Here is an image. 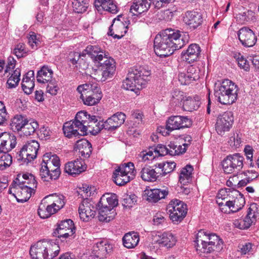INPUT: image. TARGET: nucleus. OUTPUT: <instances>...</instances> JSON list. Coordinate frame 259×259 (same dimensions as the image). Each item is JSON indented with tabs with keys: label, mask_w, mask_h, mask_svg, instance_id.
<instances>
[{
	"label": "nucleus",
	"mask_w": 259,
	"mask_h": 259,
	"mask_svg": "<svg viewBox=\"0 0 259 259\" xmlns=\"http://www.w3.org/2000/svg\"><path fill=\"white\" fill-rule=\"evenodd\" d=\"M98 207H99L98 219L100 222H105L107 223L114 219L116 215V212L115 209L106 206Z\"/></svg>",
	"instance_id": "32"
},
{
	"label": "nucleus",
	"mask_w": 259,
	"mask_h": 259,
	"mask_svg": "<svg viewBox=\"0 0 259 259\" xmlns=\"http://www.w3.org/2000/svg\"><path fill=\"white\" fill-rule=\"evenodd\" d=\"M119 166V169L122 172L125 173L126 176H130V180L131 181L135 178L136 171L133 163L131 162L124 163L120 164Z\"/></svg>",
	"instance_id": "50"
},
{
	"label": "nucleus",
	"mask_w": 259,
	"mask_h": 259,
	"mask_svg": "<svg viewBox=\"0 0 259 259\" xmlns=\"http://www.w3.org/2000/svg\"><path fill=\"white\" fill-rule=\"evenodd\" d=\"M187 97L184 92L177 90L173 93L172 101L176 105H182Z\"/></svg>",
	"instance_id": "55"
},
{
	"label": "nucleus",
	"mask_w": 259,
	"mask_h": 259,
	"mask_svg": "<svg viewBox=\"0 0 259 259\" xmlns=\"http://www.w3.org/2000/svg\"><path fill=\"white\" fill-rule=\"evenodd\" d=\"M210 241L208 250L211 252L215 251L219 252L223 247V242L222 240L215 234H210Z\"/></svg>",
	"instance_id": "44"
},
{
	"label": "nucleus",
	"mask_w": 259,
	"mask_h": 259,
	"mask_svg": "<svg viewBox=\"0 0 259 259\" xmlns=\"http://www.w3.org/2000/svg\"><path fill=\"white\" fill-rule=\"evenodd\" d=\"M150 71L143 67L132 68L122 82V88L131 91L145 88L150 80Z\"/></svg>",
	"instance_id": "3"
},
{
	"label": "nucleus",
	"mask_w": 259,
	"mask_h": 259,
	"mask_svg": "<svg viewBox=\"0 0 259 259\" xmlns=\"http://www.w3.org/2000/svg\"><path fill=\"white\" fill-rule=\"evenodd\" d=\"M103 62L99 63L100 71L102 75L101 80L105 81L108 78H112L116 71V63L115 60L111 57L107 56L104 58Z\"/></svg>",
	"instance_id": "15"
},
{
	"label": "nucleus",
	"mask_w": 259,
	"mask_h": 259,
	"mask_svg": "<svg viewBox=\"0 0 259 259\" xmlns=\"http://www.w3.org/2000/svg\"><path fill=\"white\" fill-rule=\"evenodd\" d=\"M84 170V167L78 159L68 162L65 166V172L72 176L78 175Z\"/></svg>",
	"instance_id": "34"
},
{
	"label": "nucleus",
	"mask_w": 259,
	"mask_h": 259,
	"mask_svg": "<svg viewBox=\"0 0 259 259\" xmlns=\"http://www.w3.org/2000/svg\"><path fill=\"white\" fill-rule=\"evenodd\" d=\"M16 184L24 187H31V189L34 190L36 188L37 183L34 176L30 174H19L17 178L13 181V185Z\"/></svg>",
	"instance_id": "24"
},
{
	"label": "nucleus",
	"mask_w": 259,
	"mask_h": 259,
	"mask_svg": "<svg viewBox=\"0 0 259 259\" xmlns=\"http://www.w3.org/2000/svg\"><path fill=\"white\" fill-rule=\"evenodd\" d=\"M60 159L56 155L47 153L44 155L39 175L44 181L57 179L61 174Z\"/></svg>",
	"instance_id": "4"
},
{
	"label": "nucleus",
	"mask_w": 259,
	"mask_h": 259,
	"mask_svg": "<svg viewBox=\"0 0 259 259\" xmlns=\"http://www.w3.org/2000/svg\"><path fill=\"white\" fill-rule=\"evenodd\" d=\"M38 127V124L37 121L33 120H27L24 124L21 132V134L29 136L33 135Z\"/></svg>",
	"instance_id": "42"
},
{
	"label": "nucleus",
	"mask_w": 259,
	"mask_h": 259,
	"mask_svg": "<svg viewBox=\"0 0 259 259\" xmlns=\"http://www.w3.org/2000/svg\"><path fill=\"white\" fill-rule=\"evenodd\" d=\"M39 148V144L36 141H28L19 151L18 160L21 161L22 163L28 164L36 157Z\"/></svg>",
	"instance_id": "8"
},
{
	"label": "nucleus",
	"mask_w": 259,
	"mask_h": 259,
	"mask_svg": "<svg viewBox=\"0 0 259 259\" xmlns=\"http://www.w3.org/2000/svg\"><path fill=\"white\" fill-rule=\"evenodd\" d=\"M160 172L156 167V164L153 166H146L142 168L140 174L141 177L144 181L154 182L160 176Z\"/></svg>",
	"instance_id": "26"
},
{
	"label": "nucleus",
	"mask_w": 259,
	"mask_h": 259,
	"mask_svg": "<svg viewBox=\"0 0 259 259\" xmlns=\"http://www.w3.org/2000/svg\"><path fill=\"white\" fill-rule=\"evenodd\" d=\"M91 187L87 184H82L81 187H79L77 192L78 195L84 199H88V197L91 195Z\"/></svg>",
	"instance_id": "59"
},
{
	"label": "nucleus",
	"mask_w": 259,
	"mask_h": 259,
	"mask_svg": "<svg viewBox=\"0 0 259 259\" xmlns=\"http://www.w3.org/2000/svg\"><path fill=\"white\" fill-rule=\"evenodd\" d=\"M75 231L76 228L73 222L71 219H66L58 224L53 234L54 236L66 239L73 236Z\"/></svg>",
	"instance_id": "11"
},
{
	"label": "nucleus",
	"mask_w": 259,
	"mask_h": 259,
	"mask_svg": "<svg viewBox=\"0 0 259 259\" xmlns=\"http://www.w3.org/2000/svg\"><path fill=\"white\" fill-rule=\"evenodd\" d=\"M27 51L23 43L18 44L13 50V54H15L18 58L24 57L27 55Z\"/></svg>",
	"instance_id": "58"
},
{
	"label": "nucleus",
	"mask_w": 259,
	"mask_h": 259,
	"mask_svg": "<svg viewBox=\"0 0 259 259\" xmlns=\"http://www.w3.org/2000/svg\"><path fill=\"white\" fill-rule=\"evenodd\" d=\"M96 210L94 203L91 200L89 199H84L78 207L80 219L84 222H88L94 218Z\"/></svg>",
	"instance_id": "16"
},
{
	"label": "nucleus",
	"mask_w": 259,
	"mask_h": 259,
	"mask_svg": "<svg viewBox=\"0 0 259 259\" xmlns=\"http://www.w3.org/2000/svg\"><path fill=\"white\" fill-rule=\"evenodd\" d=\"M160 240V245L167 248L171 247L175 245L177 241L175 237L171 233L168 232L162 234V237Z\"/></svg>",
	"instance_id": "49"
},
{
	"label": "nucleus",
	"mask_w": 259,
	"mask_h": 259,
	"mask_svg": "<svg viewBox=\"0 0 259 259\" xmlns=\"http://www.w3.org/2000/svg\"><path fill=\"white\" fill-rule=\"evenodd\" d=\"M29 252L32 259H47L45 241H38L31 247Z\"/></svg>",
	"instance_id": "28"
},
{
	"label": "nucleus",
	"mask_w": 259,
	"mask_h": 259,
	"mask_svg": "<svg viewBox=\"0 0 259 259\" xmlns=\"http://www.w3.org/2000/svg\"><path fill=\"white\" fill-rule=\"evenodd\" d=\"M210 234L207 233L203 230L199 231L196 235V239L194 241L197 250L206 253L211 252V250L206 249L210 246Z\"/></svg>",
	"instance_id": "21"
},
{
	"label": "nucleus",
	"mask_w": 259,
	"mask_h": 259,
	"mask_svg": "<svg viewBox=\"0 0 259 259\" xmlns=\"http://www.w3.org/2000/svg\"><path fill=\"white\" fill-rule=\"evenodd\" d=\"M238 38L245 47H252L257 41V37L253 31L247 27H243L237 32Z\"/></svg>",
	"instance_id": "18"
},
{
	"label": "nucleus",
	"mask_w": 259,
	"mask_h": 259,
	"mask_svg": "<svg viewBox=\"0 0 259 259\" xmlns=\"http://www.w3.org/2000/svg\"><path fill=\"white\" fill-rule=\"evenodd\" d=\"M244 159V157L239 153L227 156L222 162L224 172L226 174H238L243 168Z\"/></svg>",
	"instance_id": "9"
},
{
	"label": "nucleus",
	"mask_w": 259,
	"mask_h": 259,
	"mask_svg": "<svg viewBox=\"0 0 259 259\" xmlns=\"http://www.w3.org/2000/svg\"><path fill=\"white\" fill-rule=\"evenodd\" d=\"M11 73H8V78L7 81V88L9 89H13L16 88L20 80L21 69L19 68H16L15 70L10 71Z\"/></svg>",
	"instance_id": "39"
},
{
	"label": "nucleus",
	"mask_w": 259,
	"mask_h": 259,
	"mask_svg": "<svg viewBox=\"0 0 259 259\" xmlns=\"http://www.w3.org/2000/svg\"><path fill=\"white\" fill-rule=\"evenodd\" d=\"M200 52L199 46L196 44H192L189 46L186 51L182 52L181 57L183 61L191 63L198 60Z\"/></svg>",
	"instance_id": "23"
},
{
	"label": "nucleus",
	"mask_w": 259,
	"mask_h": 259,
	"mask_svg": "<svg viewBox=\"0 0 259 259\" xmlns=\"http://www.w3.org/2000/svg\"><path fill=\"white\" fill-rule=\"evenodd\" d=\"M238 87L232 81L226 79L218 85L215 86L214 96L222 104L230 105L237 98Z\"/></svg>",
	"instance_id": "5"
},
{
	"label": "nucleus",
	"mask_w": 259,
	"mask_h": 259,
	"mask_svg": "<svg viewBox=\"0 0 259 259\" xmlns=\"http://www.w3.org/2000/svg\"><path fill=\"white\" fill-rule=\"evenodd\" d=\"M226 193L225 190H221L217 195V203L218 204L220 207L221 211L223 212H229L230 204H231L230 200H226L225 197H223L224 194Z\"/></svg>",
	"instance_id": "45"
},
{
	"label": "nucleus",
	"mask_w": 259,
	"mask_h": 259,
	"mask_svg": "<svg viewBox=\"0 0 259 259\" xmlns=\"http://www.w3.org/2000/svg\"><path fill=\"white\" fill-rule=\"evenodd\" d=\"M188 34L182 37L180 31L168 28L165 29L155 37L154 52L160 57H165L173 54L175 50L181 49L188 42Z\"/></svg>",
	"instance_id": "1"
},
{
	"label": "nucleus",
	"mask_w": 259,
	"mask_h": 259,
	"mask_svg": "<svg viewBox=\"0 0 259 259\" xmlns=\"http://www.w3.org/2000/svg\"><path fill=\"white\" fill-rule=\"evenodd\" d=\"M47 83V92L50 93L52 95H57L59 88L56 80L55 79H53Z\"/></svg>",
	"instance_id": "60"
},
{
	"label": "nucleus",
	"mask_w": 259,
	"mask_h": 259,
	"mask_svg": "<svg viewBox=\"0 0 259 259\" xmlns=\"http://www.w3.org/2000/svg\"><path fill=\"white\" fill-rule=\"evenodd\" d=\"M48 199L52 206L57 211L63 208L65 204L64 201V196L63 195H58L56 194H52L45 197Z\"/></svg>",
	"instance_id": "43"
},
{
	"label": "nucleus",
	"mask_w": 259,
	"mask_h": 259,
	"mask_svg": "<svg viewBox=\"0 0 259 259\" xmlns=\"http://www.w3.org/2000/svg\"><path fill=\"white\" fill-rule=\"evenodd\" d=\"M53 71L48 66H44L37 71L36 80L41 83H46L53 79Z\"/></svg>",
	"instance_id": "33"
},
{
	"label": "nucleus",
	"mask_w": 259,
	"mask_h": 259,
	"mask_svg": "<svg viewBox=\"0 0 259 259\" xmlns=\"http://www.w3.org/2000/svg\"><path fill=\"white\" fill-rule=\"evenodd\" d=\"M56 212V209L46 197L41 200L37 211L38 214L42 219L48 218Z\"/></svg>",
	"instance_id": "29"
},
{
	"label": "nucleus",
	"mask_w": 259,
	"mask_h": 259,
	"mask_svg": "<svg viewBox=\"0 0 259 259\" xmlns=\"http://www.w3.org/2000/svg\"><path fill=\"white\" fill-rule=\"evenodd\" d=\"M72 5L73 11L77 13L85 12L88 7L87 0H72Z\"/></svg>",
	"instance_id": "52"
},
{
	"label": "nucleus",
	"mask_w": 259,
	"mask_h": 259,
	"mask_svg": "<svg viewBox=\"0 0 259 259\" xmlns=\"http://www.w3.org/2000/svg\"><path fill=\"white\" fill-rule=\"evenodd\" d=\"M154 152V148L151 147L150 149L148 150V151H142L139 155L140 157L142 158V159L145 161L148 160L152 159L155 156H156V154L154 156L153 155Z\"/></svg>",
	"instance_id": "63"
},
{
	"label": "nucleus",
	"mask_w": 259,
	"mask_h": 259,
	"mask_svg": "<svg viewBox=\"0 0 259 259\" xmlns=\"http://www.w3.org/2000/svg\"><path fill=\"white\" fill-rule=\"evenodd\" d=\"M156 166L160 172V176H164L174 170L176 166V164L174 162L166 161L156 163Z\"/></svg>",
	"instance_id": "46"
},
{
	"label": "nucleus",
	"mask_w": 259,
	"mask_h": 259,
	"mask_svg": "<svg viewBox=\"0 0 259 259\" xmlns=\"http://www.w3.org/2000/svg\"><path fill=\"white\" fill-rule=\"evenodd\" d=\"M112 245L107 241L97 242L93 248L91 257L93 259H104L112 250Z\"/></svg>",
	"instance_id": "17"
},
{
	"label": "nucleus",
	"mask_w": 259,
	"mask_h": 259,
	"mask_svg": "<svg viewBox=\"0 0 259 259\" xmlns=\"http://www.w3.org/2000/svg\"><path fill=\"white\" fill-rule=\"evenodd\" d=\"M45 247L47 259H53L60 252L59 246L53 241H45Z\"/></svg>",
	"instance_id": "41"
},
{
	"label": "nucleus",
	"mask_w": 259,
	"mask_h": 259,
	"mask_svg": "<svg viewBox=\"0 0 259 259\" xmlns=\"http://www.w3.org/2000/svg\"><path fill=\"white\" fill-rule=\"evenodd\" d=\"M88 54L94 62L101 63L104 58H107L108 53L102 50L98 46L89 45L84 50L81 54L78 55V57L84 56Z\"/></svg>",
	"instance_id": "19"
},
{
	"label": "nucleus",
	"mask_w": 259,
	"mask_h": 259,
	"mask_svg": "<svg viewBox=\"0 0 259 259\" xmlns=\"http://www.w3.org/2000/svg\"><path fill=\"white\" fill-rule=\"evenodd\" d=\"M183 22L192 30L200 26L203 22L201 14L194 11H187L183 17Z\"/></svg>",
	"instance_id": "22"
},
{
	"label": "nucleus",
	"mask_w": 259,
	"mask_h": 259,
	"mask_svg": "<svg viewBox=\"0 0 259 259\" xmlns=\"http://www.w3.org/2000/svg\"><path fill=\"white\" fill-rule=\"evenodd\" d=\"M187 73L194 81L198 80L199 77L200 70L198 67L195 65H190L187 68Z\"/></svg>",
	"instance_id": "57"
},
{
	"label": "nucleus",
	"mask_w": 259,
	"mask_h": 259,
	"mask_svg": "<svg viewBox=\"0 0 259 259\" xmlns=\"http://www.w3.org/2000/svg\"><path fill=\"white\" fill-rule=\"evenodd\" d=\"M168 151L167 146L162 144H159L154 148V152H155V154H157L159 156H164L168 154Z\"/></svg>",
	"instance_id": "64"
},
{
	"label": "nucleus",
	"mask_w": 259,
	"mask_h": 259,
	"mask_svg": "<svg viewBox=\"0 0 259 259\" xmlns=\"http://www.w3.org/2000/svg\"><path fill=\"white\" fill-rule=\"evenodd\" d=\"M200 104V99L198 96H196L193 98L187 97L183 102L182 107L184 110L192 112L197 110L199 108Z\"/></svg>",
	"instance_id": "38"
},
{
	"label": "nucleus",
	"mask_w": 259,
	"mask_h": 259,
	"mask_svg": "<svg viewBox=\"0 0 259 259\" xmlns=\"http://www.w3.org/2000/svg\"><path fill=\"white\" fill-rule=\"evenodd\" d=\"M121 17V16L119 15L116 18L114 19L112 25L109 28L108 35H110L114 38H121L127 31V25H126L127 22L125 21V23H124L121 21L120 19Z\"/></svg>",
	"instance_id": "14"
},
{
	"label": "nucleus",
	"mask_w": 259,
	"mask_h": 259,
	"mask_svg": "<svg viewBox=\"0 0 259 259\" xmlns=\"http://www.w3.org/2000/svg\"><path fill=\"white\" fill-rule=\"evenodd\" d=\"M147 200L150 202H156L164 198L168 194V191L165 189H154L148 191Z\"/></svg>",
	"instance_id": "36"
},
{
	"label": "nucleus",
	"mask_w": 259,
	"mask_h": 259,
	"mask_svg": "<svg viewBox=\"0 0 259 259\" xmlns=\"http://www.w3.org/2000/svg\"><path fill=\"white\" fill-rule=\"evenodd\" d=\"M77 91L85 105L93 106L99 102L102 98L100 88L97 84L85 83L79 85Z\"/></svg>",
	"instance_id": "6"
},
{
	"label": "nucleus",
	"mask_w": 259,
	"mask_h": 259,
	"mask_svg": "<svg viewBox=\"0 0 259 259\" xmlns=\"http://www.w3.org/2000/svg\"><path fill=\"white\" fill-rule=\"evenodd\" d=\"M152 2V0H136L131 7L130 12L134 15H138L147 12Z\"/></svg>",
	"instance_id": "30"
},
{
	"label": "nucleus",
	"mask_w": 259,
	"mask_h": 259,
	"mask_svg": "<svg viewBox=\"0 0 259 259\" xmlns=\"http://www.w3.org/2000/svg\"><path fill=\"white\" fill-rule=\"evenodd\" d=\"M74 149L78 150L81 155L84 158H89L92 152V144L87 140L82 139L77 141Z\"/></svg>",
	"instance_id": "31"
},
{
	"label": "nucleus",
	"mask_w": 259,
	"mask_h": 259,
	"mask_svg": "<svg viewBox=\"0 0 259 259\" xmlns=\"http://www.w3.org/2000/svg\"><path fill=\"white\" fill-rule=\"evenodd\" d=\"M16 187L14 189L13 195L19 202L27 201L31 196L34 190L31 189V187H24L16 184ZM15 186V185H14Z\"/></svg>",
	"instance_id": "27"
},
{
	"label": "nucleus",
	"mask_w": 259,
	"mask_h": 259,
	"mask_svg": "<svg viewBox=\"0 0 259 259\" xmlns=\"http://www.w3.org/2000/svg\"><path fill=\"white\" fill-rule=\"evenodd\" d=\"M27 119L21 115H16L12 119L10 123L11 129L14 131H21Z\"/></svg>",
	"instance_id": "47"
},
{
	"label": "nucleus",
	"mask_w": 259,
	"mask_h": 259,
	"mask_svg": "<svg viewBox=\"0 0 259 259\" xmlns=\"http://www.w3.org/2000/svg\"><path fill=\"white\" fill-rule=\"evenodd\" d=\"M139 240V235L135 232L126 233L122 238L123 244L127 248H135L138 245Z\"/></svg>",
	"instance_id": "35"
},
{
	"label": "nucleus",
	"mask_w": 259,
	"mask_h": 259,
	"mask_svg": "<svg viewBox=\"0 0 259 259\" xmlns=\"http://www.w3.org/2000/svg\"><path fill=\"white\" fill-rule=\"evenodd\" d=\"M231 202L229 212H235L242 209L245 203V200L243 195L239 193L238 197H236L233 201H231Z\"/></svg>",
	"instance_id": "48"
},
{
	"label": "nucleus",
	"mask_w": 259,
	"mask_h": 259,
	"mask_svg": "<svg viewBox=\"0 0 259 259\" xmlns=\"http://www.w3.org/2000/svg\"><path fill=\"white\" fill-rule=\"evenodd\" d=\"M89 122L88 113L79 111L76 114L74 120L66 122L64 124L63 133L65 136L69 138L86 135L89 128H94L93 124H88Z\"/></svg>",
	"instance_id": "2"
},
{
	"label": "nucleus",
	"mask_w": 259,
	"mask_h": 259,
	"mask_svg": "<svg viewBox=\"0 0 259 259\" xmlns=\"http://www.w3.org/2000/svg\"><path fill=\"white\" fill-rule=\"evenodd\" d=\"M192 120L188 116L173 115L169 117L166 121L165 128L168 132L190 127Z\"/></svg>",
	"instance_id": "10"
},
{
	"label": "nucleus",
	"mask_w": 259,
	"mask_h": 259,
	"mask_svg": "<svg viewBox=\"0 0 259 259\" xmlns=\"http://www.w3.org/2000/svg\"><path fill=\"white\" fill-rule=\"evenodd\" d=\"M130 177L126 176V174L119 169V166H118L113 172L112 178L117 185L123 186L131 181Z\"/></svg>",
	"instance_id": "40"
},
{
	"label": "nucleus",
	"mask_w": 259,
	"mask_h": 259,
	"mask_svg": "<svg viewBox=\"0 0 259 259\" xmlns=\"http://www.w3.org/2000/svg\"><path fill=\"white\" fill-rule=\"evenodd\" d=\"M258 215V205L256 203H252L248 209L245 218L243 220H241L239 222H236L235 225L240 229H247L256 221V218Z\"/></svg>",
	"instance_id": "13"
},
{
	"label": "nucleus",
	"mask_w": 259,
	"mask_h": 259,
	"mask_svg": "<svg viewBox=\"0 0 259 259\" xmlns=\"http://www.w3.org/2000/svg\"><path fill=\"white\" fill-rule=\"evenodd\" d=\"M16 143V138L14 135L7 132L1 133L0 134V153H8L15 147Z\"/></svg>",
	"instance_id": "20"
},
{
	"label": "nucleus",
	"mask_w": 259,
	"mask_h": 259,
	"mask_svg": "<svg viewBox=\"0 0 259 259\" xmlns=\"http://www.w3.org/2000/svg\"><path fill=\"white\" fill-rule=\"evenodd\" d=\"M137 201V197L135 194H124L121 201L122 204L125 208L131 207Z\"/></svg>",
	"instance_id": "54"
},
{
	"label": "nucleus",
	"mask_w": 259,
	"mask_h": 259,
	"mask_svg": "<svg viewBox=\"0 0 259 259\" xmlns=\"http://www.w3.org/2000/svg\"><path fill=\"white\" fill-rule=\"evenodd\" d=\"M126 118L125 115L122 112H117L108 118L104 124L105 129L113 131L123 124Z\"/></svg>",
	"instance_id": "25"
},
{
	"label": "nucleus",
	"mask_w": 259,
	"mask_h": 259,
	"mask_svg": "<svg viewBox=\"0 0 259 259\" xmlns=\"http://www.w3.org/2000/svg\"><path fill=\"white\" fill-rule=\"evenodd\" d=\"M34 87V81L33 79L23 78L22 80V88L25 93L30 94L32 93Z\"/></svg>",
	"instance_id": "53"
},
{
	"label": "nucleus",
	"mask_w": 259,
	"mask_h": 259,
	"mask_svg": "<svg viewBox=\"0 0 259 259\" xmlns=\"http://www.w3.org/2000/svg\"><path fill=\"white\" fill-rule=\"evenodd\" d=\"M118 204V200L115 194H107L103 195L98 203V206H104L112 208Z\"/></svg>",
	"instance_id": "37"
},
{
	"label": "nucleus",
	"mask_w": 259,
	"mask_h": 259,
	"mask_svg": "<svg viewBox=\"0 0 259 259\" xmlns=\"http://www.w3.org/2000/svg\"><path fill=\"white\" fill-rule=\"evenodd\" d=\"M234 121V117L231 112L227 111L220 115L217 118L215 129L220 135H223L231 127Z\"/></svg>",
	"instance_id": "12"
},
{
	"label": "nucleus",
	"mask_w": 259,
	"mask_h": 259,
	"mask_svg": "<svg viewBox=\"0 0 259 259\" xmlns=\"http://www.w3.org/2000/svg\"><path fill=\"white\" fill-rule=\"evenodd\" d=\"M16 61L14 59L13 57L9 56L7 60V64L6 66V69L5 70V73L7 74L8 73H11L10 71H12L15 67Z\"/></svg>",
	"instance_id": "62"
},
{
	"label": "nucleus",
	"mask_w": 259,
	"mask_h": 259,
	"mask_svg": "<svg viewBox=\"0 0 259 259\" xmlns=\"http://www.w3.org/2000/svg\"><path fill=\"white\" fill-rule=\"evenodd\" d=\"M178 80L182 85L189 84L194 81L190 76L188 75L187 72H180L178 75Z\"/></svg>",
	"instance_id": "61"
},
{
	"label": "nucleus",
	"mask_w": 259,
	"mask_h": 259,
	"mask_svg": "<svg viewBox=\"0 0 259 259\" xmlns=\"http://www.w3.org/2000/svg\"><path fill=\"white\" fill-rule=\"evenodd\" d=\"M12 162V157L8 153H4L0 157V170H4L10 166Z\"/></svg>",
	"instance_id": "56"
},
{
	"label": "nucleus",
	"mask_w": 259,
	"mask_h": 259,
	"mask_svg": "<svg viewBox=\"0 0 259 259\" xmlns=\"http://www.w3.org/2000/svg\"><path fill=\"white\" fill-rule=\"evenodd\" d=\"M193 170V167L190 165H187L185 167L183 168L181 171L179 181L181 183H188L191 179L192 172Z\"/></svg>",
	"instance_id": "51"
},
{
	"label": "nucleus",
	"mask_w": 259,
	"mask_h": 259,
	"mask_svg": "<svg viewBox=\"0 0 259 259\" xmlns=\"http://www.w3.org/2000/svg\"><path fill=\"white\" fill-rule=\"evenodd\" d=\"M170 220L174 223L181 222L187 214V205L179 200H172L167 207Z\"/></svg>",
	"instance_id": "7"
}]
</instances>
